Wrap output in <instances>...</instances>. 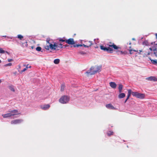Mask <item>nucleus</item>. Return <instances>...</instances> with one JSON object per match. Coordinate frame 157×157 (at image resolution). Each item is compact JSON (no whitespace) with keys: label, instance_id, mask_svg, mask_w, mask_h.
Wrapping results in <instances>:
<instances>
[{"label":"nucleus","instance_id":"8","mask_svg":"<svg viewBox=\"0 0 157 157\" xmlns=\"http://www.w3.org/2000/svg\"><path fill=\"white\" fill-rule=\"evenodd\" d=\"M66 43L69 44L71 45L74 44H75L74 40L73 38H70L67 40L66 41Z\"/></svg>","mask_w":157,"mask_h":157},{"label":"nucleus","instance_id":"4","mask_svg":"<svg viewBox=\"0 0 157 157\" xmlns=\"http://www.w3.org/2000/svg\"><path fill=\"white\" fill-rule=\"evenodd\" d=\"M100 48L101 50H103L104 51H107L109 53H112L113 50L112 48L109 47H105L103 45L100 46Z\"/></svg>","mask_w":157,"mask_h":157},{"label":"nucleus","instance_id":"3","mask_svg":"<svg viewBox=\"0 0 157 157\" xmlns=\"http://www.w3.org/2000/svg\"><path fill=\"white\" fill-rule=\"evenodd\" d=\"M69 100V98L67 96L64 95L62 96L59 99V101L62 104H66Z\"/></svg>","mask_w":157,"mask_h":157},{"label":"nucleus","instance_id":"2","mask_svg":"<svg viewBox=\"0 0 157 157\" xmlns=\"http://www.w3.org/2000/svg\"><path fill=\"white\" fill-rule=\"evenodd\" d=\"M101 67L98 66H95L92 67L90 69V71H87L86 72V73L88 74V76H89V74L90 75H93L98 72L101 71Z\"/></svg>","mask_w":157,"mask_h":157},{"label":"nucleus","instance_id":"5","mask_svg":"<svg viewBox=\"0 0 157 157\" xmlns=\"http://www.w3.org/2000/svg\"><path fill=\"white\" fill-rule=\"evenodd\" d=\"M23 121L22 119H15L12 121L11 123L12 124H17L21 123Z\"/></svg>","mask_w":157,"mask_h":157},{"label":"nucleus","instance_id":"47","mask_svg":"<svg viewBox=\"0 0 157 157\" xmlns=\"http://www.w3.org/2000/svg\"><path fill=\"white\" fill-rule=\"evenodd\" d=\"M133 51H136L135 50H134Z\"/></svg>","mask_w":157,"mask_h":157},{"label":"nucleus","instance_id":"25","mask_svg":"<svg viewBox=\"0 0 157 157\" xmlns=\"http://www.w3.org/2000/svg\"><path fill=\"white\" fill-rule=\"evenodd\" d=\"M65 87V85L64 84H62L61 86V91H63L64 90Z\"/></svg>","mask_w":157,"mask_h":157},{"label":"nucleus","instance_id":"42","mask_svg":"<svg viewBox=\"0 0 157 157\" xmlns=\"http://www.w3.org/2000/svg\"><path fill=\"white\" fill-rule=\"evenodd\" d=\"M2 82V81L1 79H0V83H1Z\"/></svg>","mask_w":157,"mask_h":157},{"label":"nucleus","instance_id":"30","mask_svg":"<svg viewBox=\"0 0 157 157\" xmlns=\"http://www.w3.org/2000/svg\"><path fill=\"white\" fill-rule=\"evenodd\" d=\"M12 65V63H9L8 64H6L4 65V66L5 67H6L7 66H10Z\"/></svg>","mask_w":157,"mask_h":157},{"label":"nucleus","instance_id":"13","mask_svg":"<svg viewBox=\"0 0 157 157\" xmlns=\"http://www.w3.org/2000/svg\"><path fill=\"white\" fill-rule=\"evenodd\" d=\"M92 42V41H89L86 44V45L83 44V46L85 47L88 48L93 44Z\"/></svg>","mask_w":157,"mask_h":157},{"label":"nucleus","instance_id":"20","mask_svg":"<svg viewBox=\"0 0 157 157\" xmlns=\"http://www.w3.org/2000/svg\"><path fill=\"white\" fill-rule=\"evenodd\" d=\"M143 44L144 45H149V43L148 42L147 40H145L143 42Z\"/></svg>","mask_w":157,"mask_h":157},{"label":"nucleus","instance_id":"11","mask_svg":"<svg viewBox=\"0 0 157 157\" xmlns=\"http://www.w3.org/2000/svg\"><path fill=\"white\" fill-rule=\"evenodd\" d=\"M145 97V94H141L138 93V98L144 99Z\"/></svg>","mask_w":157,"mask_h":157},{"label":"nucleus","instance_id":"6","mask_svg":"<svg viewBox=\"0 0 157 157\" xmlns=\"http://www.w3.org/2000/svg\"><path fill=\"white\" fill-rule=\"evenodd\" d=\"M17 114H13L10 113H6L4 114H2V116L3 117V118H8L9 117H11L12 116H13L14 115H17Z\"/></svg>","mask_w":157,"mask_h":157},{"label":"nucleus","instance_id":"44","mask_svg":"<svg viewBox=\"0 0 157 157\" xmlns=\"http://www.w3.org/2000/svg\"><path fill=\"white\" fill-rule=\"evenodd\" d=\"M6 53H8V54H9V53L7 52V51H6Z\"/></svg>","mask_w":157,"mask_h":157},{"label":"nucleus","instance_id":"27","mask_svg":"<svg viewBox=\"0 0 157 157\" xmlns=\"http://www.w3.org/2000/svg\"><path fill=\"white\" fill-rule=\"evenodd\" d=\"M41 50V48L40 47H37L36 48V50L38 52L40 51Z\"/></svg>","mask_w":157,"mask_h":157},{"label":"nucleus","instance_id":"22","mask_svg":"<svg viewBox=\"0 0 157 157\" xmlns=\"http://www.w3.org/2000/svg\"><path fill=\"white\" fill-rule=\"evenodd\" d=\"M113 132L112 131H108L107 132V134L109 136H110L111 135H112L113 134Z\"/></svg>","mask_w":157,"mask_h":157},{"label":"nucleus","instance_id":"16","mask_svg":"<svg viewBox=\"0 0 157 157\" xmlns=\"http://www.w3.org/2000/svg\"><path fill=\"white\" fill-rule=\"evenodd\" d=\"M125 96V94L124 93H122L118 95V97L120 98H122L124 97Z\"/></svg>","mask_w":157,"mask_h":157},{"label":"nucleus","instance_id":"37","mask_svg":"<svg viewBox=\"0 0 157 157\" xmlns=\"http://www.w3.org/2000/svg\"><path fill=\"white\" fill-rule=\"evenodd\" d=\"M132 50H130L129 52H130V54H131L132 53Z\"/></svg>","mask_w":157,"mask_h":157},{"label":"nucleus","instance_id":"36","mask_svg":"<svg viewBox=\"0 0 157 157\" xmlns=\"http://www.w3.org/2000/svg\"><path fill=\"white\" fill-rule=\"evenodd\" d=\"M131 93H132V91H131V90H128V94L130 93V94H131Z\"/></svg>","mask_w":157,"mask_h":157},{"label":"nucleus","instance_id":"32","mask_svg":"<svg viewBox=\"0 0 157 157\" xmlns=\"http://www.w3.org/2000/svg\"><path fill=\"white\" fill-rule=\"evenodd\" d=\"M31 66H29V68H30L31 67ZM28 67H26V68H24L22 71H21V72H24V71H25L26 70H27V69L28 68Z\"/></svg>","mask_w":157,"mask_h":157},{"label":"nucleus","instance_id":"39","mask_svg":"<svg viewBox=\"0 0 157 157\" xmlns=\"http://www.w3.org/2000/svg\"><path fill=\"white\" fill-rule=\"evenodd\" d=\"M129 97L127 96V98H126V100H127L129 99Z\"/></svg>","mask_w":157,"mask_h":157},{"label":"nucleus","instance_id":"28","mask_svg":"<svg viewBox=\"0 0 157 157\" xmlns=\"http://www.w3.org/2000/svg\"><path fill=\"white\" fill-rule=\"evenodd\" d=\"M118 54H124V52L122 51L117 50L116 51Z\"/></svg>","mask_w":157,"mask_h":157},{"label":"nucleus","instance_id":"29","mask_svg":"<svg viewBox=\"0 0 157 157\" xmlns=\"http://www.w3.org/2000/svg\"><path fill=\"white\" fill-rule=\"evenodd\" d=\"M27 41H26L25 43H22L23 46L24 47H27L28 44H27Z\"/></svg>","mask_w":157,"mask_h":157},{"label":"nucleus","instance_id":"18","mask_svg":"<svg viewBox=\"0 0 157 157\" xmlns=\"http://www.w3.org/2000/svg\"><path fill=\"white\" fill-rule=\"evenodd\" d=\"M9 112L13 114H17L18 111L17 110H13L9 111Z\"/></svg>","mask_w":157,"mask_h":157},{"label":"nucleus","instance_id":"41","mask_svg":"<svg viewBox=\"0 0 157 157\" xmlns=\"http://www.w3.org/2000/svg\"><path fill=\"white\" fill-rule=\"evenodd\" d=\"M31 48H32V49H33V48H34V47L33 46H31Z\"/></svg>","mask_w":157,"mask_h":157},{"label":"nucleus","instance_id":"45","mask_svg":"<svg viewBox=\"0 0 157 157\" xmlns=\"http://www.w3.org/2000/svg\"><path fill=\"white\" fill-rule=\"evenodd\" d=\"M1 60H0V63H1Z\"/></svg>","mask_w":157,"mask_h":157},{"label":"nucleus","instance_id":"24","mask_svg":"<svg viewBox=\"0 0 157 157\" xmlns=\"http://www.w3.org/2000/svg\"><path fill=\"white\" fill-rule=\"evenodd\" d=\"M17 37L20 40H21L23 38V36L19 34L17 35Z\"/></svg>","mask_w":157,"mask_h":157},{"label":"nucleus","instance_id":"21","mask_svg":"<svg viewBox=\"0 0 157 157\" xmlns=\"http://www.w3.org/2000/svg\"><path fill=\"white\" fill-rule=\"evenodd\" d=\"M60 62V60L59 59H56L54 61V63L56 64H58Z\"/></svg>","mask_w":157,"mask_h":157},{"label":"nucleus","instance_id":"7","mask_svg":"<svg viewBox=\"0 0 157 157\" xmlns=\"http://www.w3.org/2000/svg\"><path fill=\"white\" fill-rule=\"evenodd\" d=\"M109 44H107L108 46L109 47H111L115 49H118L119 48H120L117 46L115 44L113 43H112L111 42H109Z\"/></svg>","mask_w":157,"mask_h":157},{"label":"nucleus","instance_id":"43","mask_svg":"<svg viewBox=\"0 0 157 157\" xmlns=\"http://www.w3.org/2000/svg\"><path fill=\"white\" fill-rule=\"evenodd\" d=\"M127 100H126V99L124 101V103H126Z\"/></svg>","mask_w":157,"mask_h":157},{"label":"nucleus","instance_id":"12","mask_svg":"<svg viewBox=\"0 0 157 157\" xmlns=\"http://www.w3.org/2000/svg\"><path fill=\"white\" fill-rule=\"evenodd\" d=\"M109 85L113 89H115L117 86V84L116 83L113 82H109Z\"/></svg>","mask_w":157,"mask_h":157},{"label":"nucleus","instance_id":"10","mask_svg":"<svg viewBox=\"0 0 157 157\" xmlns=\"http://www.w3.org/2000/svg\"><path fill=\"white\" fill-rule=\"evenodd\" d=\"M50 107V105L49 104L45 105L43 106H41V108L44 110H46L48 109Z\"/></svg>","mask_w":157,"mask_h":157},{"label":"nucleus","instance_id":"31","mask_svg":"<svg viewBox=\"0 0 157 157\" xmlns=\"http://www.w3.org/2000/svg\"><path fill=\"white\" fill-rule=\"evenodd\" d=\"M5 52V51L1 48H0V53H4Z\"/></svg>","mask_w":157,"mask_h":157},{"label":"nucleus","instance_id":"14","mask_svg":"<svg viewBox=\"0 0 157 157\" xmlns=\"http://www.w3.org/2000/svg\"><path fill=\"white\" fill-rule=\"evenodd\" d=\"M149 80L153 81H157V78L155 77H151L148 78Z\"/></svg>","mask_w":157,"mask_h":157},{"label":"nucleus","instance_id":"33","mask_svg":"<svg viewBox=\"0 0 157 157\" xmlns=\"http://www.w3.org/2000/svg\"><path fill=\"white\" fill-rule=\"evenodd\" d=\"M132 94L135 96H136L137 95V93L132 92Z\"/></svg>","mask_w":157,"mask_h":157},{"label":"nucleus","instance_id":"35","mask_svg":"<svg viewBox=\"0 0 157 157\" xmlns=\"http://www.w3.org/2000/svg\"><path fill=\"white\" fill-rule=\"evenodd\" d=\"M7 60L9 62H10L13 61V59H8Z\"/></svg>","mask_w":157,"mask_h":157},{"label":"nucleus","instance_id":"48","mask_svg":"<svg viewBox=\"0 0 157 157\" xmlns=\"http://www.w3.org/2000/svg\"><path fill=\"white\" fill-rule=\"evenodd\" d=\"M131 44V43H129V44Z\"/></svg>","mask_w":157,"mask_h":157},{"label":"nucleus","instance_id":"19","mask_svg":"<svg viewBox=\"0 0 157 157\" xmlns=\"http://www.w3.org/2000/svg\"><path fill=\"white\" fill-rule=\"evenodd\" d=\"M9 88L10 90L13 92H15V90L14 89L13 86L11 85L9 86Z\"/></svg>","mask_w":157,"mask_h":157},{"label":"nucleus","instance_id":"38","mask_svg":"<svg viewBox=\"0 0 157 157\" xmlns=\"http://www.w3.org/2000/svg\"><path fill=\"white\" fill-rule=\"evenodd\" d=\"M131 94H130V93H129V94H128V96H128V97H130V95H131Z\"/></svg>","mask_w":157,"mask_h":157},{"label":"nucleus","instance_id":"46","mask_svg":"<svg viewBox=\"0 0 157 157\" xmlns=\"http://www.w3.org/2000/svg\"><path fill=\"white\" fill-rule=\"evenodd\" d=\"M28 64L26 66V67H28Z\"/></svg>","mask_w":157,"mask_h":157},{"label":"nucleus","instance_id":"1","mask_svg":"<svg viewBox=\"0 0 157 157\" xmlns=\"http://www.w3.org/2000/svg\"><path fill=\"white\" fill-rule=\"evenodd\" d=\"M50 39L48 38L46 40L47 44L44 46L45 48L48 50L49 49L51 50H55L58 51L63 48V44L61 43H59L58 42H53L52 44L49 42Z\"/></svg>","mask_w":157,"mask_h":157},{"label":"nucleus","instance_id":"23","mask_svg":"<svg viewBox=\"0 0 157 157\" xmlns=\"http://www.w3.org/2000/svg\"><path fill=\"white\" fill-rule=\"evenodd\" d=\"M67 40H66L65 39V38H63V39L61 38H59V41H61V42H66V41Z\"/></svg>","mask_w":157,"mask_h":157},{"label":"nucleus","instance_id":"40","mask_svg":"<svg viewBox=\"0 0 157 157\" xmlns=\"http://www.w3.org/2000/svg\"><path fill=\"white\" fill-rule=\"evenodd\" d=\"M155 35L156 36V39H157V33H156Z\"/></svg>","mask_w":157,"mask_h":157},{"label":"nucleus","instance_id":"15","mask_svg":"<svg viewBox=\"0 0 157 157\" xmlns=\"http://www.w3.org/2000/svg\"><path fill=\"white\" fill-rule=\"evenodd\" d=\"M123 86L121 84H120L119 85V86L118 87V89L119 90V93H121L122 92V90L123 88Z\"/></svg>","mask_w":157,"mask_h":157},{"label":"nucleus","instance_id":"9","mask_svg":"<svg viewBox=\"0 0 157 157\" xmlns=\"http://www.w3.org/2000/svg\"><path fill=\"white\" fill-rule=\"evenodd\" d=\"M105 107L108 109H116V108H115L113 105L111 103L108 104L106 105Z\"/></svg>","mask_w":157,"mask_h":157},{"label":"nucleus","instance_id":"34","mask_svg":"<svg viewBox=\"0 0 157 157\" xmlns=\"http://www.w3.org/2000/svg\"><path fill=\"white\" fill-rule=\"evenodd\" d=\"M152 62L154 64H157V61L156 60H151Z\"/></svg>","mask_w":157,"mask_h":157},{"label":"nucleus","instance_id":"26","mask_svg":"<svg viewBox=\"0 0 157 157\" xmlns=\"http://www.w3.org/2000/svg\"><path fill=\"white\" fill-rule=\"evenodd\" d=\"M82 46H83V44H76L74 45L73 46L74 47H82Z\"/></svg>","mask_w":157,"mask_h":157},{"label":"nucleus","instance_id":"17","mask_svg":"<svg viewBox=\"0 0 157 157\" xmlns=\"http://www.w3.org/2000/svg\"><path fill=\"white\" fill-rule=\"evenodd\" d=\"M78 54L83 55H85L87 54L86 52L81 50L79 51L78 52Z\"/></svg>","mask_w":157,"mask_h":157}]
</instances>
